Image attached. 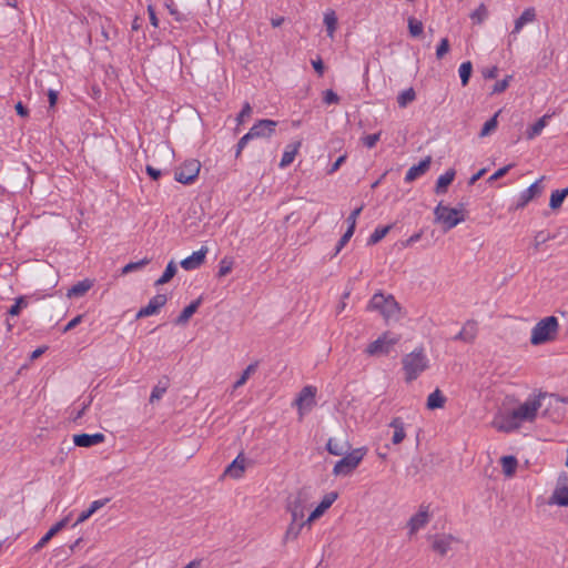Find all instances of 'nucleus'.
<instances>
[{"instance_id": "1", "label": "nucleus", "mask_w": 568, "mask_h": 568, "mask_svg": "<svg viewBox=\"0 0 568 568\" xmlns=\"http://www.w3.org/2000/svg\"><path fill=\"white\" fill-rule=\"evenodd\" d=\"M545 399H547V396L540 394L539 396L528 398L525 403L511 410H498L491 422V426L501 433H511L517 430L524 423H531L535 420ZM548 399L549 404L552 402H567V399L557 395H550Z\"/></svg>"}, {"instance_id": "2", "label": "nucleus", "mask_w": 568, "mask_h": 568, "mask_svg": "<svg viewBox=\"0 0 568 568\" xmlns=\"http://www.w3.org/2000/svg\"><path fill=\"white\" fill-rule=\"evenodd\" d=\"M368 311H377L386 322L398 321L400 306L392 294L377 292L371 298Z\"/></svg>"}, {"instance_id": "3", "label": "nucleus", "mask_w": 568, "mask_h": 568, "mask_svg": "<svg viewBox=\"0 0 568 568\" xmlns=\"http://www.w3.org/2000/svg\"><path fill=\"white\" fill-rule=\"evenodd\" d=\"M402 363L406 383H412L428 368V358L422 348L406 354Z\"/></svg>"}, {"instance_id": "4", "label": "nucleus", "mask_w": 568, "mask_h": 568, "mask_svg": "<svg viewBox=\"0 0 568 568\" xmlns=\"http://www.w3.org/2000/svg\"><path fill=\"white\" fill-rule=\"evenodd\" d=\"M559 323L557 317L548 316L540 320L532 328L530 343L532 345H541L554 341L558 334Z\"/></svg>"}, {"instance_id": "5", "label": "nucleus", "mask_w": 568, "mask_h": 568, "mask_svg": "<svg viewBox=\"0 0 568 568\" xmlns=\"http://www.w3.org/2000/svg\"><path fill=\"white\" fill-rule=\"evenodd\" d=\"M435 222L442 224L443 231L447 232L465 220L463 210L449 207L442 202L434 210Z\"/></svg>"}, {"instance_id": "6", "label": "nucleus", "mask_w": 568, "mask_h": 568, "mask_svg": "<svg viewBox=\"0 0 568 568\" xmlns=\"http://www.w3.org/2000/svg\"><path fill=\"white\" fill-rule=\"evenodd\" d=\"M365 453L366 450L364 448H356L352 452L348 450L343 455V458L335 464L333 475L336 477L351 475L363 460Z\"/></svg>"}, {"instance_id": "7", "label": "nucleus", "mask_w": 568, "mask_h": 568, "mask_svg": "<svg viewBox=\"0 0 568 568\" xmlns=\"http://www.w3.org/2000/svg\"><path fill=\"white\" fill-rule=\"evenodd\" d=\"M311 499V490L306 487L300 489L294 497L290 498L287 510L291 513V517L294 521L303 520L304 513L310 506Z\"/></svg>"}, {"instance_id": "8", "label": "nucleus", "mask_w": 568, "mask_h": 568, "mask_svg": "<svg viewBox=\"0 0 568 568\" xmlns=\"http://www.w3.org/2000/svg\"><path fill=\"white\" fill-rule=\"evenodd\" d=\"M200 170L201 163L199 160H187L175 170L174 179L182 184H191L197 178Z\"/></svg>"}, {"instance_id": "9", "label": "nucleus", "mask_w": 568, "mask_h": 568, "mask_svg": "<svg viewBox=\"0 0 568 568\" xmlns=\"http://www.w3.org/2000/svg\"><path fill=\"white\" fill-rule=\"evenodd\" d=\"M398 341V336L386 332L367 346L366 353L371 356L386 355Z\"/></svg>"}, {"instance_id": "10", "label": "nucleus", "mask_w": 568, "mask_h": 568, "mask_svg": "<svg viewBox=\"0 0 568 568\" xmlns=\"http://www.w3.org/2000/svg\"><path fill=\"white\" fill-rule=\"evenodd\" d=\"M315 396L316 388L314 386H305L300 392L294 405L297 407L301 418L304 416L305 412L311 410L315 406Z\"/></svg>"}, {"instance_id": "11", "label": "nucleus", "mask_w": 568, "mask_h": 568, "mask_svg": "<svg viewBox=\"0 0 568 568\" xmlns=\"http://www.w3.org/2000/svg\"><path fill=\"white\" fill-rule=\"evenodd\" d=\"M458 539L453 535L442 534L432 537V549L440 556H445Z\"/></svg>"}, {"instance_id": "12", "label": "nucleus", "mask_w": 568, "mask_h": 568, "mask_svg": "<svg viewBox=\"0 0 568 568\" xmlns=\"http://www.w3.org/2000/svg\"><path fill=\"white\" fill-rule=\"evenodd\" d=\"M430 519L428 507L420 506L419 510L410 517L407 523L409 535H415L419 529L424 528Z\"/></svg>"}, {"instance_id": "13", "label": "nucleus", "mask_w": 568, "mask_h": 568, "mask_svg": "<svg viewBox=\"0 0 568 568\" xmlns=\"http://www.w3.org/2000/svg\"><path fill=\"white\" fill-rule=\"evenodd\" d=\"M168 297L165 294H158L153 296L146 306L142 307L135 315V317L143 318L156 314L161 307L166 304Z\"/></svg>"}, {"instance_id": "14", "label": "nucleus", "mask_w": 568, "mask_h": 568, "mask_svg": "<svg viewBox=\"0 0 568 568\" xmlns=\"http://www.w3.org/2000/svg\"><path fill=\"white\" fill-rule=\"evenodd\" d=\"M542 180L544 176L520 193L519 200L516 204L517 210L525 207L531 200L541 194L544 187L540 182Z\"/></svg>"}, {"instance_id": "15", "label": "nucleus", "mask_w": 568, "mask_h": 568, "mask_svg": "<svg viewBox=\"0 0 568 568\" xmlns=\"http://www.w3.org/2000/svg\"><path fill=\"white\" fill-rule=\"evenodd\" d=\"M338 498V494L336 491H331L324 496L320 505L310 514L308 518L306 519V523L308 525L320 518L332 505L333 503Z\"/></svg>"}, {"instance_id": "16", "label": "nucleus", "mask_w": 568, "mask_h": 568, "mask_svg": "<svg viewBox=\"0 0 568 568\" xmlns=\"http://www.w3.org/2000/svg\"><path fill=\"white\" fill-rule=\"evenodd\" d=\"M207 251L209 250L206 246H202L199 251L182 260L180 263L182 268L185 271H191L200 267L205 260Z\"/></svg>"}, {"instance_id": "17", "label": "nucleus", "mask_w": 568, "mask_h": 568, "mask_svg": "<svg viewBox=\"0 0 568 568\" xmlns=\"http://www.w3.org/2000/svg\"><path fill=\"white\" fill-rule=\"evenodd\" d=\"M105 436L102 433L95 434H77L73 436V443L79 447H91L103 443Z\"/></svg>"}, {"instance_id": "18", "label": "nucleus", "mask_w": 568, "mask_h": 568, "mask_svg": "<svg viewBox=\"0 0 568 568\" xmlns=\"http://www.w3.org/2000/svg\"><path fill=\"white\" fill-rule=\"evenodd\" d=\"M552 501L559 506H568V477L559 478L557 487L551 497Z\"/></svg>"}, {"instance_id": "19", "label": "nucleus", "mask_w": 568, "mask_h": 568, "mask_svg": "<svg viewBox=\"0 0 568 568\" xmlns=\"http://www.w3.org/2000/svg\"><path fill=\"white\" fill-rule=\"evenodd\" d=\"M276 125V121L267 119L260 120L250 129V132H254L255 130L256 134H254V138H268L274 133Z\"/></svg>"}, {"instance_id": "20", "label": "nucleus", "mask_w": 568, "mask_h": 568, "mask_svg": "<svg viewBox=\"0 0 568 568\" xmlns=\"http://www.w3.org/2000/svg\"><path fill=\"white\" fill-rule=\"evenodd\" d=\"M69 523V516L64 517L55 525H53L45 535L34 545L33 550L39 551L44 547L60 530H62Z\"/></svg>"}, {"instance_id": "21", "label": "nucleus", "mask_w": 568, "mask_h": 568, "mask_svg": "<svg viewBox=\"0 0 568 568\" xmlns=\"http://www.w3.org/2000/svg\"><path fill=\"white\" fill-rule=\"evenodd\" d=\"M430 163H432V158L426 156L418 164L410 166L405 175V181L410 183L414 180H416L417 178L425 174L429 170Z\"/></svg>"}, {"instance_id": "22", "label": "nucleus", "mask_w": 568, "mask_h": 568, "mask_svg": "<svg viewBox=\"0 0 568 568\" xmlns=\"http://www.w3.org/2000/svg\"><path fill=\"white\" fill-rule=\"evenodd\" d=\"M326 449L334 456H343L351 449V444L347 439L329 438Z\"/></svg>"}, {"instance_id": "23", "label": "nucleus", "mask_w": 568, "mask_h": 568, "mask_svg": "<svg viewBox=\"0 0 568 568\" xmlns=\"http://www.w3.org/2000/svg\"><path fill=\"white\" fill-rule=\"evenodd\" d=\"M477 335V323L474 321H467L460 332L454 337L455 341H462L464 343H473Z\"/></svg>"}, {"instance_id": "24", "label": "nucleus", "mask_w": 568, "mask_h": 568, "mask_svg": "<svg viewBox=\"0 0 568 568\" xmlns=\"http://www.w3.org/2000/svg\"><path fill=\"white\" fill-rule=\"evenodd\" d=\"M245 458L240 454L225 469L224 475L232 478H240L245 470Z\"/></svg>"}, {"instance_id": "25", "label": "nucleus", "mask_w": 568, "mask_h": 568, "mask_svg": "<svg viewBox=\"0 0 568 568\" xmlns=\"http://www.w3.org/2000/svg\"><path fill=\"white\" fill-rule=\"evenodd\" d=\"M389 427L394 429L392 443L394 445L400 444L406 437L405 424L403 419L400 417L393 418L392 422L389 423Z\"/></svg>"}, {"instance_id": "26", "label": "nucleus", "mask_w": 568, "mask_h": 568, "mask_svg": "<svg viewBox=\"0 0 568 568\" xmlns=\"http://www.w3.org/2000/svg\"><path fill=\"white\" fill-rule=\"evenodd\" d=\"M535 20H536V10H535V8H532V7L527 8L521 13V16L518 19H516L514 29L511 31V34L519 33L525 24L534 22Z\"/></svg>"}, {"instance_id": "27", "label": "nucleus", "mask_w": 568, "mask_h": 568, "mask_svg": "<svg viewBox=\"0 0 568 568\" xmlns=\"http://www.w3.org/2000/svg\"><path fill=\"white\" fill-rule=\"evenodd\" d=\"M93 286V281L85 278L83 281L78 282L68 290L67 296L71 297H82L87 294V292Z\"/></svg>"}, {"instance_id": "28", "label": "nucleus", "mask_w": 568, "mask_h": 568, "mask_svg": "<svg viewBox=\"0 0 568 568\" xmlns=\"http://www.w3.org/2000/svg\"><path fill=\"white\" fill-rule=\"evenodd\" d=\"M202 303V298H197L193 301L190 305H187L181 314L175 318L174 323L176 325H185L190 318L193 316V314L197 311L199 306Z\"/></svg>"}, {"instance_id": "29", "label": "nucleus", "mask_w": 568, "mask_h": 568, "mask_svg": "<svg viewBox=\"0 0 568 568\" xmlns=\"http://www.w3.org/2000/svg\"><path fill=\"white\" fill-rule=\"evenodd\" d=\"M456 175V172L454 169H449L444 174H442L436 182L435 186V193L436 194H443L446 193L448 185L452 184Z\"/></svg>"}, {"instance_id": "30", "label": "nucleus", "mask_w": 568, "mask_h": 568, "mask_svg": "<svg viewBox=\"0 0 568 568\" xmlns=\"http://www.w3.org/2000/svg\"><path fill=\"white\" fill-rule=\"evenodd\" d=\"M446 403V397L443 392L436 388L433 393H430L427 397L426 407L429 410L443 408Z\"/></svg>"}, {"instance_id": "31", "label": "nucleus", "mask_w": 568, "mask_h": 568, "mask_svg": "<svg viewBox=\"0 0 568 568\" xmlns=\"http://www.w3.org/2000/svg\"><path fill=\"white\" fill-rule=\"evenodd\" d=\"M301 141H297L295 143L288 144L283 153L282 160L280 162L281 168L288 166L295 159V155L298 152V149L301 146Z\"/></svg>"}, {"instance_id": "32", "label": "nucleus", "mask_w": 568, "mask_h": 568, "mask_svg": "<svg viewBox=\"0 0 568 568\" xmlns=\"http://www.w3.org/2000/svg\"><path fill=\"white\" fill-rule=\"evenodd\" d=\"M324 24L326 27L327 36L333 39L337 28V17L334 10H327L324 13Z\"/></svg>"}, {"instance_id": "33", "label": "nucleus", "mask_w": 568, "mask_h": 568, "mask_svg": "<svg viewBox=\"0 0 568 568\" xmlns=\"http://www.w3.org/2000/svg\"><path fill=\"white\" fill-rule=\"evenodd\" d=\"M550 118V115L545 114L541 116L537 122H535L528 130L526 131V136L528 140H532L537 135L541 133V131L547 125V120Z\"/></svg>"}, {"instance_id": "34", "label": "nucleus", "mask_w": 568, "mask_h": 568, "mask_svg": "<svg viewBox=\"0 0 568 568\" xmlns=\"http://www.w3.org/2000/svg\"><path fill=\"white\" fill-rule=\"evenodd\" d=\"M306 520L303 521V520H300V521H294L292 519L291 524L288 525L287 529H286V532L284 535V541H288L291 539H296L298 537V535L301 534V530L302 528L306 525Z\"/></svg>"}, {"instance_id": "35", "label": "nucleus", "mask_w": 568, "mask_h": 568, "mask_svg": "<svg viewBox=\"0 0 568 568\" xmlns=\"http://www.w3.org/2000/svg\"><path fill=\"white\" fill-rule=\"evenodd\" d=\"M503 473L507 477L514 476L517 469L518 462L514 456H504L500 459Z\"/></svg>"}, {"instance_id": "36", "label": "nucleus", "mask_w": 568, "mask_h": 568, "mask_svg": "<svg viewBox=\"0 0 568 568\" xmlns=\"http://www.w3.org/2000/svg\"><path fill=\"white\" fill-rule=\"evenodd\" d=\"M176 271H178V267H176L175 262L174 261L169 262L162 276L155 281V285L160 286V285H163V284L170 282L173 278V276L176 274Z\"/></svg>"}, {"instance_id": "37", "label": "nucleus", "mask_w": 568, "mask_h": 568, "mask_svg": "<svg viewBox=\"0 0 568 568\" xmlns=\"http://www.w3.org/2000/svg\"><path fill=\"white\" fill-rule=\"evenodd\" d=\"M568 195V187L564 190H556L550 195L549 206L557 210L561 206L565 197Z\"/></svg>"}, {"instance_id": "38", "label": "nucleus", "mask_w": 568, "mask_h": 568, "mask_svg": "<svg viewBox=\"0 0 568 568\" xmlns=\"http://www.w3.org/2000/svg\"><path fill=\"white\" fill-rule=\"evenodd\" d=\"M416 99V92L413 88H408L400 92L397 97V103L399 108H406Z\"/></svg>"}, {"instance_id": "39", "label": "nucleus", "mask_w": 568, "mask_h": 568, "mask_svg": "<svg viewBox=\"0 0 568 568\" xmlns=\"http://www.w3.org/2000/svg\"><path fill=\"white\" fill-rule=\"evenodd\" d=\"M500 111H498L493 118H490L488 121L485 122L484 126L481 128L479 132L480 138L488 136L491 132H494L497 129L498 121L497 118L499 115Z\"/></svg>"}, {"instance_id": "40", "label": "nucleus", "mask_w": 568, "mask_h": 568, "mask_svg": "<svg viewBox=\"0 0 568 568\" xmlns=\"http://www.w3.org/2000/svg\"><path fill=\"white\" fill-rule=\"evenodd\" d=\"M392 225H386L382 227L375 229V231L371 234L368 239V244L374 245L378 243L381 240H383L387 233L390 231Z\"/></svg>"}, {"instance_id": "41", "label": "nucleus", "mask_w": 568, "mask_h": 568, "mask_svg": "<svg viewBox=\"0 0 568 568\" xmlns=\"http://www.w3.org/2000/svg\"><path fill=\"white\" fill-rule=\"evenodd\" d=\"M28 306L27 296H19L16 298L14 304L8 310V315L18 316L22 308Z\"/></svg>"}, {"instance_id": "42", "label": "nucleus", "mask_w": 568, "mask_h": 568, "mask_svg": "<svg viewBox=\"0 0 568 568\" xmlns=\"http://www.w3.org/2000/svg\"><path fill=\"white\" fill-rule=\"evenodd\" d=\"M408 31L413 38H417L423 33V23L414 17L408 18Z\"/></svg>"}, {"instance_id": "43", "label": "nucleus", "mask_w": 568, "mask_h": 568, "mask_svg": "<svg viewBox=\"0 0 568 568\" xmlns=\"http://www.w3.org/2000/svg\"><path fill=\"white\" fill-rule=\"evenodd\" d=\"M257 368V363H253V364H250L245 369L244 372L242 373L241 377L235 382L234 384V388H239L241 386H243L246 381L250 378V376L255 373Z\"/></svg>"}, {"instance_id": "44", "label": "nucleus", "mask_w": 568, "mask_h": 568, "mask_svg": "<svg viewBox=\"0 0 568 568\" xmlns=\"http://www.w3.org/2000/svg\"><path fill=\"white\" fill-rule=\"evenodd\" d=\"M459 77L463 85H466L471 75L473 65L470 61L463 62L459 67Z\"/></svg>"}, {"instance_id": "45", "label": "nucleus", "mask_w": 568, "mask_h": 568, "mask_svg": "<svg viewBox=\"0 0 568 568\" xmlns=\"http://www.w3.org/2000/svg\"><path fill=\"white\" fill-rule=\"evenodd\" d=\"M150 262H151V258H148V257H144L143 260H141L139 262H131L122 268V274H129L131 272L138 271V270L142 268L143 266L148 265Z\"/></svg>"}, {"instance_id": "46", "label": "nucleus", "mask_w": 568, "mask_h": 568, "mask_svg": "<svg viewBox=\"0 0 568 568\" xmlns=\"http://www.w3.org/2000/svg\"><path fill=\"white\" fill-rule=\"evenodd\" d=\"M232 267H233V261L229 257H223L220 261V265H219V272H217L219 277L226 276L232 271Z\"/></svg>"}, {"instance_id": "47", "label": "nucleus", "mask_w": 568, "mask_h": 568, "mask_svg": "<svg viewBox=\"0 0 568 568\" xmlns=\"http://www.w3.org/2000/svg\"><path fill=\"white\" fill-rule=\"evenodd\" d=\"M552 236L545 232V231H539L536 233L535 237H534V248L537 251L541 244L546 243L547 241L551 240Z\"/></svg>"}, {"instance_id": "48", "label": "nucleus", "mask_w": 568, "mask_h": 568, "mask_svg": "<svg viewBox=\"0 0 568 568\" xmlns=\"http://www.w3.org/2000/svg\"><path fill=\"white\" fill-rule=\"evenodd\" d=\"M166 388H168L166 384L161 385V383H159L156 386H154V388L151 393V396H150V403L153 404L156 400L161 399L163 394L166 392Z\"/></svg>"}, {"instance_id": "49", "label": "nucleus", "mask_w": 568, "mask_h": 568, "mask_svg": "<svg viewBox=\"0 0 568 568\" xmlns=\"http://www.w3.org/2000/svg\"><path fill=\"white\" fill-rule=\"evenodd\" d=\"M254 134H256V133H255V131H254V132H250V131H248L245 135H243V136L240 139V141H239V143H237V145H236V152H235V156H236V158H239V156H240V154H241L242 150L246 146V144L248 143V141H251L252 139H254Z\"/></svg>"}, {"instance_id": "50", "label": "nucleus", "mask_w": 568, "mask_h": 568, "mask_svg": "<svg viewBox=\"0 0 568 568\" xmlns=\"http://www.w3.org/2000/svg\"><path fill=\"white\" fill-rule=\"evenodd\" d=\"M449 51V41L447 38L442 39L439 45L436 50V58L438 60L443 59L445 54Z\"/></svg>"}, {"instance_id": "51", "label": "nucleus", "mask_w": 568, "mask_h": 568, "mask_svg": "<svg viewBox=\"0 0 568 568\" xmlns=\"http://www.w3.org/2000/svg\"><path fill=\"white\" fill-rule=\"evenodd\" d=\"M381 132L365 135L362 141L364 145H366L368 149H372L376 145V143L379 141Z\"/></svg>"}, {"instance_id": "52", "label": "nucleus", "mask_w": 568, "mask_h": 568, "mask_svg": "<svg viewBox=\"0 0 568 568\" xmlns=\"http://www.w3.org/2000/svg\"><path fill=\"white\" fill-rule=\"evenodd\" d=\"M511 78H513L511 75H507L505 79L496 82L494 88H493V93H501V92H504L508 88L509 81H510Z\"/></svg>"}, {"instance_id": "53", "label": "nucleus", "mask_w": 568, "mask_h": 568, "mask_svg": "<svg viewBox=\"0 0 568 568\" xmlns=\"http://www.w3.org/2000/svg\"><path fill=\"white\" fill-rule=\"evenodd\" d=\"M363 210V206H359L357 209H355L354 211H352V213L348 215L347 217V223H348V230H353L355 231V226H356V220L358 217V215L361 214Z\"/></svg>"}, {"instance_id": "54", "label": "nucleus", "mask_w": 568, "mask_h": 568, "mask_svg": "<svg viewBox=\"0 0 568 568\" xmlns=\"http://www.w3.org/2000/svg\"><path fill=\"white\" fill-rule=\"evenodd\" d=\"M354 231L353 230H346V232L343 234V236L339 239L337 246H336V254L346 245V243L351 240L353 236Z\"/></svg>"}, {"instance_id": "55", "label": "nucleus", "mask_w": 568, "mask_h": 568, "mask_svg": "<svg viewBox=\"0 0 568 568\" xmlns=\"http://www.w3.org/2000/svg\"><path fill=\"white\" fill-rule=\"evenodd\" d=\"M323 100L326 104H335L339 102V97L333 90H326Z\"/></svg>"}, {"instance_id": "56", "label": "nucleus", "mask_w": 568, "mask_h": 568, "mask_svg": "<svg viewBox=\"0 0 568 568\" xmlns=\"http://www.w3.org/2000/svg\"><path fill=\"white\" fill-rule=\"evenodd\" d=\"M511 168H513V164H508V165L500 168L493 175L489 176L488 182H493V181H496V180L503 178L504 175H506L508 173V171Z\"/></svg>"}, {"instance_id": "57", "label": "nucleus", "mask_w": 568, "mask_h": 568, "mask_svg": "<svg viewBox=\"0 0 568 568\" xmlns=\"http://www.w3.org/2000/svg\"><path fill=\"white\" fill-rule=\"evenodd\" d=\"M251 113H252V108L248 102H245L240 114L237 115V119H236L239 124L243 123L244 118H246V116L248 118L251 115Z\"/></svg>"}, {"instance_id": "58", "label": "nucleus", "mask_w": 568, "mask_h": 568, "mask_svg": "<svg viewBox=\"0 0 568 568\" xmlns=\"http://www.w3.org/2000/svg\"><path fill=\"white\" fill-rule=\"evenodd\" d=\"M486 17V8L484 4H480L478 9H476L473 13H471V19L473 20H477V22H481Z\"/></svg>"}, {"instance_id": "59", "label": "nucleus", "mask_w": 568, "mask_h": 568, "mask_svg": "<svg viewBox=\"0 0 568 568\" xmlns=\"http://www.w3.org/2000/svg\"><path fill=\"white\" fill-rule=\"evenodd\" d=\"M108 501H109V498L92 501L90 507L88 508L89 513L94 514L97 510L102 508Z\"/></svg>"}, {"instance_id": "60", "label": "nucleus", "mask_w": 568, "mask_h": 568, "mask_svg": "<svg viewBox=\"0 0 568 568\" xmlns=\"http://www.w3.org/2000/svg\"><path fill=\"white\" fill-rule=\"evenodd\" d=\"M82 315H78L75 316L74 318H72L67 325L65 327L63 328V332H69L71 331L72 328H74L77 325H79L82 321Z\"/></svg>"}, {"instance_id": "61", "label": "nucleus", "mask_w": 568, "mask_h": 568, "mask_svg": "<svg viewBox=\"0 0 568 568\" xmlns=\"http://www.w3.org/2000/svg\"><path fill=\"white\" fill-rule=\"evenodd\" d=\"M483 75L485 79H495L498 75V68L493 67L490 69L484 70Z\"/></svg>"}, {"instance_id": "62", "label": "nucleus", "mask_w": 568, "mask_h": 568, "mask_svg": "<svg viewBox=\"0 0 568 568\" xmlns=\"http://www.w3.org/2000/svg\"><path fill=\"white\" fill-rule=\"evenodd\" d=\"M146 173L153 179L158 180L161 176V170L153 168L152 165L146 166Z\"/></svg>"}, {"instance_id": "63", "label": "nucleus", "mask_w": 568, "mask_h": 568, "mask_svg": "<svg viewBox=\"0 0 568 568\" xmlns=\"http://www.w3.org/2000/svg\"><path fill=\"white\" fill-rule=\"evenodd\" d=\"M312 65L314 68V70L320 74L322 75L323 72H324V63L322 61L321 58H318L317 60H313L312 61Z\"/></svg>"}, {"instance_id": "64", "label": "nucleus", "mask_w": 568, "mask_h": 568, "mask_svg": "<svg viewBox=\"0 0 568 568\" xmlns=\"http://www.w3.org/2000/svg\"><path fill=\"white\" fill-rule=\"evenodd\" d=\"M346 160V155H341L332 165V168L329 169L328 173H334L336 172L339 166L345 162Z\"/></svg>"}]
</instances>
